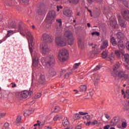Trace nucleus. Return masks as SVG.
Returning a JSON list of instances; mask_svg holds the SVG:
<instances>
[{
    "instance_id": "13",
    "label": "nucleus",
    "mask_w": 129,
    "mask_h": 129,
    "mask_svg": "<svg viewBox=\"0 0 129 129\" xmlns=\"http://www.w3.org/2000/svg\"><path fill=\"white\" fill-rule=\"evenodd\" d=\"M109 17L110 20L111 26L114 29H115V28H117V27H118V25H117V21H116V18H113L112 17H111V15Z\"/></svg>"
},
{
    "instance_id": "11",
    "label": "nucleus",
    "mask_w": 129,
    "mask_h": 129,
    "mask_svg": "<svg viewBox=\"0 0 129 129\" xmlns=\"http://www.w3.org/2000/svg\"><path fill=\"white\" fill-rule=\"evenodd\" d=\"M40 50L41 51V53L44 55H46V54H48L50 51V49L49 47H48V45L46 44L43 43L40 45Z\"/></svg>"
},
{
    "instance_id": "51",
    "label": "nucleus",
    "mask_w": 129,
    "mask_h": 129,
    "mask_svg": "<svg viewBox=\"0 0 129 129\" xmlns=\"http://www.w3.org/2000/svg\"><path fill=\"white\" fill-rule=\"evenodd\" d=\"M109 125H107L104 127V129H109Z\"/></svg>"
},
{
    "instance_id": "57",
    "label": "nucleus",
    "mask_w": 129,
    "mask_h": 129,
    "mask_svg": "<svg viewBox=\"0 0 129 129\" xmlns=\"http://www.w3.org/2000/svg\"><path fill=\"white\" fill-rule=\"evenodd\" d=\"M37 125H38V124H35L34 125L33 129H37V128L36 127V126H37Z\"/></svg>"
},
{
    "instance_id": "46",
    "label": "nucleus",
    "mask_w": 129,
    "mask_h": 129,
    "mask_svg": "<svg viewBox=\"0 0 129 129\" xmlns=\"http://www.w3.org/2000/svg\"><path fill=\"white\" fill-rule=\"evenodd\" d=\"M100 68H101V66H97L95 69H94V71H96V70H99V69H100Z\"/></svg>"
},
{
    "instance_id": "60",
    "label": "nucleus",
    "mask_w": 129,
    "mask_h": 129,
    "mask_svg": "<svg viewBox=\"0 0 129 129\" xmlns=\"http://www.w3.org/2000/svg\"><path fill=\"white\" fill-rule=\"evenodd\" d=\"M74 91L75 92H76V93H75L76 94H77V93L78 92V90H74Z\"/></svg>"
},
{
    "instance_id": "40",
    "label": "nucleus",
    "mask_w": 129,
    "mask_h": 129,
    "mask_svg": "<svg viewBox=\"0 0 129 129\" xmlns=\"http://www.w3.org/2000/svg\"><path fill=\"white\" fill-rule=\"evenodd\" d=\"M56 11L57 12H59V11H61V10H62V9H63V7L61 6H57L56 7Z\"/></svg>"
},
{
    "instance_id": "23",
    "label": "nucleus",
    "mask_w": 129,
    "mask_h": 129,
    "mask_svg": "<svg viewBox=\"0 0 129 129\" xmlns=\"http://www.w3.org/2000/svg\"><path fill=\"white\" fill-rule=\"evenodd\" d=\"M110 42L113 45V46H116L117 42H116V40H115V39H114V37H112L110 39Z\"/></svg>"
},
{
    "instance_id": "63",
    "label": "nucleus",
    "mask_w": 129,
    "mask_h": 129,
    "mask_svg": "<svg viewBox=\"0 0 129 129\" xmlns=\"http://www.w3.org/2000/svg\"><path fill=\"white\" fill-rule=\"evenodd\" d=\"M90 96H92V95H93V93H92V92H90Z\"/></svg>"
},
{
    "instance_id": "18",
    "label": "nucleus",
    "mask_w": 129,
    "mask_h": 129,
    "mask_svg": "<svg viewBox=\"0 0 129 129\" xmlns=\"http://www.w3.org/2000/svg\"><path fill=\"white\" fill-rule=\"evenodd\" d=\"M46 82V79H45V76L44 75H40L39 78L38 79V82L40 84H44Z\"/></svg>"
},
{
    "instance_id": "16",
    "label": "nucleus",
    "mask_w": 129,
    "mask_h": 129,
    "mask_svg": "<svg viewBox=\"0 0 129 129\" xmlns=\"http://www.w3.org/2000/svg\"><path fill=\"white\" fill-rule=\"evenodd\" d=\"M72 11L69 8H65L63 10V15L66 17H71L72 16Z\"/></svg>"
},
{
    "instance_id": "42",
    "label": "nucleus",
    "mask_w": 129,
    "mask_h": 129,
    "mask_svg": "<svg viewBox=\"0 0 129 129\" xmlns=\"http://www.w3.org/2000/svg\"><path fill=\"white\" fill-rule=\"evenodd\" d=\"M70 3H73V4H78L79 3V0H70Z\"/></svg>"
},
{
    "instance_id": "19",
    "label": "nucleus",
    "mask_w": 129,
    "mask_h": 129,
    "mask_svg": "<svg viewBox=\"0 0 129 129\" xmlns=\"http://www.w3.org/2000/svg\"><path fill=\"white\" fill-rule=\"evenodd\" d=\"M118 21L121 28H125V22L123 20H122L121 17L119 16L118 17Z\"/></svg>"
},
{
    "instance_id": "35",
    "label": "nucleus",
    "mask_w": 129,
    "mask_h": 129,
    "mask_svg": "<svg viewBox=\"0 0 129 129\" xmlns=\"http://www.w3.org/2000/svg\"><path fill=\"white\" fill-rule=\"evenodd\" d=\"M78 45L80 46H82V45H83V42H82V39L81 38L78 39Z\"/></svg>"
},
{
    "instance_id": "15",
    "label": "nucleus",
    "mask_w": 129,
    "mask_h": 129,
    "mask_svg": "<svg viewBox=\"0 0 129 129\" xmlns=\"http://www.w3.org/2000/svg\"><path fill=\"white\" fill-rule=\"evenodd\" d=\"M57 26H58L56 28V33H60L61 30L62 29V21L61 19L56 20Z\"/></svg>"
},
{
    "instance_id": "45",
    "label": "nucleus",
    "mask_w": 129,
    "mask_h": 129,
    "mask_svg": "<svg viewBox=\"0 0 129 129\" xmlns=\"http://www.w3.org/2000/svg\"><path fill=\"white\" fill-rule=\"evenodd\" d=\"M79 113L81 115H86V114H88V113L83 112H79Z\"/></svg>"
},
{
    "instance_id": "8",
    "label": "nucleus",
    "mask_w": 129,
    "mask_h": 129,
    "mask_svg": "<svg viewBox=\"0 0 129 129\" xmlns=\"http://www.w3.org/2000/svg\"><path fill=\"white\" fill-rule=\"evenodd\" d=\"M117 39H118V46L119 48L120 49V48H122V49H124L125 46L124 44H123V41L121 40L122 39V34L121 32H118L117 34Z\"/></svg>"
},
{
    "instance_id": "54",
    "label": "nucleus",
    "mask_w": 129,
    "mask_h": 129,
    "mask_svg": "<svg viewBox=\"0 0 129 129\" xmlns=\"http://www.w3.org/2000/svg\"><path fill=\"white\" fill-rule=\"evenodd\" d=\"M37 123L39 126L43 125V124H42V123H41V122L39 121L38 120L37 121Z\"/></svg>"
},
{
    "instance_id": "12",
    "label": "nucleus",
    "mask_w": 129,
    "mask_h": 129,
    "mask_svg": "<svg viewBox=\"0 0 129 129\" xmlns=\"http://www.w3.org/2000/svg\"><path fill=\"white\" fill-rule=\"evenodd\" d=\"M117 76L120 79H122V80H124V79H126L128 77L127 75L125 74L124 71L122 70L117 72Z\"/></svg>"
},
{
    "instance_id": "39",
    "label": "nucleus",
    "mask_w": 129,
    "mask_h": 129,
    "mask_svg": "<svg viewBox=\"0 0 129 129\" xmlns=\"http://www.w3.org/2000/svg\"><path fill=\"white\" fill-rule=\"evenodd\" d=\"M91 58H93L95 56V52L93 51H91L90 54H89Z\"/></svg>"
},
{
    "instance_id": "62",
    "label": "nucleus",
    "mask_w": 129,
    "mask_h": 129,
    "mask_svg": "<svg viewBox=\"0 0 129 129\" xmlns=\"http://www.w3.org/2000/svg\"><path fill=\"white\" fill-rule=\"evenodd\" d=\"M88 12H89V13H90V16H92V15H91V10H88Z\"/></svg>"
},
{
    "instance_id": "9",
    "label": "nucleus",
    "mask_w": 129,
    "mask_h": 129,
    "mask_svg": "<svg viewBox=\"0 0 129 129\" xmlns=\"http://www.w3.org/2000/svg\"><path fill=\"white\" fill-rule=\"evenodd\" d=\"M41 40L45 43H52V42H53V38L46 33H44L42 35Z\"/></svg>"
},
{
    "instance_id": "33",
    "label": "nucleus",
    "mask_w": 129,
    "mask_h": 129,
    "mask_svg": "<svg viewBox=\"0 0 129 129\" xmlns=\"http://www.w3.org/2000/svg\"><path fill=\"white\" fill-rule=\"evenodd\" d=\"M58 111H60V107H59V106L54 107V112H58Z\"/></svg>"
},
{
    "instance_id": "32",
    "label": "nucleus",
    "mask_w": 129,
    "mask_h": 129,
    "mask_svg": "<svg viewBox=\"0 0 129 129\" xmlns=\"http://www.w3.org/2000/svg\"><path fill=\"white\" fill-rule=\"evenodd\" d=\"M80 64H81V63H80V62L78 63H75L73 67H74L73 70H75V69H77V68H78V67H79V66H80Z\"/></svg>"
},
{
    "instance_id": "24",
    "label": "nucleus",
    "mask_w": 129,
    "mask_h": 129,
    "mask_svg": "<svg viewBox=\"0 0 129 129\" xmlns=\"http://www.w3.org/2000/svg\"><path fill=\"white\" fill-rule=\"evenodd\" d=\"M107 55H108V50H105L103 51L102 53V58H104L105 59L107 57Z\"/></svg>"
},
{
    "instance_id": "10",
    "label": "nucleus",
    "mask_w": 129,
    "mask_h": 129,
    "mask_svg": "<svg viewBox=\"0 0 129 129\" xmlns=\"http://www.w3.org/2000/svg\"><path fill=\"white\" fill-rule=\"evenodd\" d=\"M55 42L57 46H61V47H64V46L66 45V42L62 38V36L56 37Z\"/></svg>"
},
{
    "instance_id": "59",
    "label": "nucleus",
    "mask_w": 129,
    "mask_h": 129,
    "mask_svg": "<svg viewBox=\"0 0 129 129\" xmlns=\"http://www.w3.org/2000/svg\"><path fill=\"white\" fill-rule=\"evenodd\" d=\"M66 72V70H62L61 73H65Z\"/></svg>"
},
{
    "instance_id": "61",
    "label": "nucleus",
    "mask_w": 129,
    "mask_h": 129,
    "mask_svg": "<svg viewBox=\"0 0 129 129\" xmlns=\"http://www.w3.org/2000/svg\"><path fill=\"white\" fill-rule=\"evenodd\" d=\"M16 86H17V85H16V84H14L13 85H12L13 88H14V87H16Z\"/></svg>"
},
{
    "instance_id": "28",
    "label": "nucleus",
    "mask_w": 129,
    "mask_h": 129,
    "mask_svg": "<svg viewBox=\"0 0 129 129\" xmlns=\"http://www.w3.org/2000/svg\"><path fill=\"white\" fill-rule=\"evenodd\" d=\"M125 62H126L127 63H128L129 62V55L128 54H126L124 55V56Z\"/></svg>"
},
{
    "instance_id": "50",
    "label": "nucleus",
    "mask_w": 129,
    "mask_h": 129,
    "mask_svg": "<svg viewBox=\"0 0 129 129\" xmlns=\"http://www.w3.org/2000/svg\"><path fill=\"white\" fill-rule=\"evenodd\" d=\"M92 124V122L89 121L87 123H86V125H87V126H89V125H90V124Z\"/></svg>"
},
{
    "instance_id": "30",
    "label": "nucleus",
    "mask_w": 129,
    "mask_h": 129,
    "mask_svg": "<svg viewBox=\"0 0 129 129\" xmlns=\"http://www.w3.org/2000/svg\"><path fill=\"white\" fill-rule=\"evenodd\" d=\"M109 60L110 61H113L114 60H115V57H114V54H111L109 56Z\"/></svg>"
},
{
    "instance_id": "31",
    "label": "nucleus",
    "mask_w": 129,
    "mask_h": 129,
    "mask_svg": "<svg viewBox=\"0 0 129 129\" xmlns=\"http://www.w3.org/2000/svg\"><path fill=\"white\" fill-rule=\"evenodd\" d=\"M22 120V117L21 116H18L16 119L17 123H21Z\"/></svg>"
},
{
    "instance_id": "7",
    "label": "nucleus",
    "mask_w": 129,
    "mask_h": 129,
    "mask_svg": "<svg viewBox=\"0 0 129 129\" xmlns=\"http://www.w3.org/2000/svg\"><path fill=\"white\" fill-rule=\"evenodd\" d=\"M32 92L31 91H24L21 92L16 93V96L17 97H20L21 99L27 98L28 96H29V95L30 96L32 95Z\"/></svg>"
},
{
    "instance_id": "14",
    "label": "nucleus",
    "mask_w": 129,
    "mask_h": 129,
    "mask_svg": "<svg viewBox=\"0 0 129 129\" xmlns=\"http://www.w3.org/2000/svg\"><path fill=\"white\" fill-rule=\"evenodd\" d=\"M119 67H120V63L119 62H117L114 66V68H113V71L111 73L112 76H114V77H116V76H117V69H118Z\"/></svg>"
},
{
    "instance_id": "4",
    "label": "nucleus",
    "mask_w": 129,
    "mask_h": 129,
    "mask_svg": "<svg viewBox=\"0 0 129 129\" xmlns=\"http://www.w3.org/2000/svg\"><path fill=\"white\" fill-rule=\"evenodd\" d=\"M69 55L68 51L67 49H61L59 51L57 59L60 62H65V61H67Z\"/></svg>"
},
{
    "instance_id": "56",
    "label": "nucleus",
    "mask_w": 129,
    "mask_h": 129,
    "mask_svg": "<svg viewBox=\"0 0 129 129\" xmlns=\"http://www.w3.org/2000/svg\"><path fill=\"white\" fill-rule=\"evenodd\" d=\"M45 129H52V127L50 126H48L45 127Z\"/></svg>"
},
{
    "instance_id": "1",
    "label": "nucleus",
    "mask_w": 129,
    "mask_h": 129,
    "mask_svg": "<svg viewBox=\"0 0 129 129\" xmlns=\"http://www.w3.org/2000/svg\"><path fill=\"white\" fill-rule=\"evenodd\" d=\"M40 61L45 68L50 67L48 71L50 76H55L56 75L55 70L52 68L55 65V58L52 54H50L46 57H41Z\"/></svg>"
},
{
    "instance_id": "36",
    "label": "nucleus",
    "mask_w": 129,
    "mask_h": 129,
    "mask_svg": "<svg viewBox=\"0 0 129 129\" xmlns=\"http://www.w3.org/2000/svg\"><path fill=\"white\" fill-rule=\"evenodd\" d=\"M74 119H79V118H80V115L79 114L77 113L74 115Z\"/></svg>"
},
{
    "instance_id": "41",
    "label": "nucleus",
    "mask_w": 129,
    "mask_h": 129,
    "mask_svg": "<svg viewBox=\"0 0 129 129\" xmlns=\"http://www.w3.org/2000/svg\"><path fill=\"white\" fill-rule=\"evenodd\" d=\"M42 94L40 93L37 94L35 97V99H37V98H40L41 97Z\"/></svg>"
},
{
    "instance_id": "3",
    "label": "nucleus",
    "mask_w": 129,
    "mask_h": 129,
    "mask_svg": "<svg viewBox=\"0 0 129 129\" xmlns=\"http://www.w3.org/2000/svg\"><path fill=\"white\" fill-rule=\"evenodd\" d=\"M29 43V51L31 54V56L32 57V66L34 67V68H37V69H41V64L39 63V59H40V54L38 53L37 52H34V53H32L33 52V46L32 44H33V41L31 43L30 40H28Z\"/></svg>"
},
{
    "instance_id": "47",
    "label": "nucleus",
    "mask_w": 129,
    "mask_h": 129,
    "mask_svg": "<svg viewBox=\"0 0 129 129\" xmlns=\"http://www.w3.org/2000/svg\"><path fill=\"white\" fill-rule=\"evenodd\" d=\"M6 113H0V118H2L5 116Z\"/></svg>"
},
{
    "instance_id": "29",
    "label": "nucleus",
    "mask_w": 129,
    "mask_h": 129,
    "mask_svg": "<svg viewBox=\"0 0 129 129\" xmlns=\"http://www.w3.org/2000/svg\"><path fill=\"white\" fill-rule=\"evenodd\" d=\"M62 118V117L60 115H57L56 116H54L53 118V120L56 121V120H58L61 119Z\"/></svg>"
},
{
    "instance_id": "58",
    "label": "nucleus",
    "mask_w": 129,
    "mask_h": 129,
    "mask_svg": "<svg viewBox=\"0 0 129 129\" xmlns=\"http://www.w3.org/2000/svg\"><path fill=\"white\" fill-rule=\"evenodd\" d=\"M97 46V45L95 44L94 46H92V49H95L96 47Z\"/></svg>"
},
{
    "instance_id": "38",
    "label": "nucleus",
    "mask_w": 129,
    "mask_h": 129,
    "mask_svg": "<svg viewBox=\"0 0 129 129\" xmlns=\"http://www.w3.org/2000/svg\"><path fill=\"white\" fill-rule=\"evenodd\" d=\"M10 126V125L8 123H5L4 124V129H9V127Z\"/></svg>"
},
{
    "instance_id": "37",
    "label": "nucleus",
    "mask_w": 129,
    "mask_h": 129,
    "mask_svg": "<svg viewBox=\"0 0 129 129\" xmlns=\"http://www.w3.org/2000/svg\"><path fill=\"white\" fill-rule=\"evenodd\" d=\"M92 36H99V35H100V33L99 32H92L91 33Z\"/></svg>"
},
{
    "instance_id": "34",
    "label": "nucleus",
    "mask_w": 129,
    "mask_h": 129,
    "mask_svg": "<svg viewBox=\"0 0 129 129\" xmlns=\"http://www.w3.org/2000/svg\"><path fill=\"white\" fill-rule=\"evenodd\" d=\"M72 71H71L69 73L66 74L64 75L65 78H68V77H69V75H71V74H72Z\"/></svg>"
},
{
    "instance_id": "6",
    "label": "nucleus",
    "mask_w": 129,
    "mask_h": 129,
    "mask_svg": "<svg viewBox=\"0 0 129 129\" xmlns=\"http://www.w3.org/2000/svg\"><path fill=\"white\" fill-rule=\"evenodd\" d=\"M55 17H56V12L54 11H50L48 13L46 21L48 24H52L54 21V18Z\"/></svg>"
},
{
    "instance_id": "26",
    "label": "nucleus",
    "mask_w": 129,
    "mask_h": 129,
    "mask_svg": "<svg viewBox=\"0 0 129 129\" xmlns=\"http://www.w3.org/2000/svg\"><path fill=\"white\" fill-rule=\"evenodd\" d=\"M121 53H122V54L123 55V51H122L121 52H120L118 50H116L115 51V55L117 56V58H119V57H120Z\"/></svg>"
},
{
    "instance_id": "22",
    "label": "nucleus",
    "mask_w": 129,
    "mask_h": 129,
    "mask_svg": "<svg viewBox=\"0 0 129 129\" xmlns=\"http://www.w3.org/2000/svg\"><path fill=\"white\" fill-rule=\"evenodd\" d=\"M86 89H87V87L86 85H83L80 87V91L81 92H85V91H86Z\"/></svg>"
},
{
    "instance_id": "5",
    "label": "nucleus",
    "mask_w": 129,
    "mask_h": 129,
    "mask_svg": "<svg viewBox=\"0 0 129 129\" xmlns=\"http://www.w3.org/2000/svg\"><path fill=\"white\" fill-rule=\"evenodd\" d=\"M64 37L65 40H67L69 43V45H73L74 43V37H73V34L70 31H67L64 34Z\"/></svg>"
},
{
    "instance_id": "25",
    "label": "nucleus",
    "mask_w": 129,
    "mask_h": 129,
    "mask_svg": "<svg viewBox=\"0 0 129 129\" xmlns=\"http://www.w3.org/2000/svg\"><path fill=\"white\" fill-rule=\"evenodd\" d=\"M14 33H17V29L15 31L9 30L8 31V34L7 35V37H10L11 35H13Z\"/></svg>"
},
{
    "instance_id": "48",
    "label": "nucleus",
    "mask_w": 129,
    "mask_h": 129,
    "mask_svg": "<svg viewBox=\"0 0 129 129\" xmlns=\"http://www.w3.org/2000/svg\"><path fill=\"white\" fill-rule=\"evenodd\" d=\"M20 3H23L24 4H27L28 2V0H19Z\"/></svg>"
},
{
    "instance_id": "52",
    "label": "nucleus",
    "mask_w": 129,
    "mask_h": 129,
    "mask_svg": "<svg viewBox=\"0 0 129 129\" xmlns=\"http://www.w3.org/2000/svg\"><path fill=\"white\" fill-rule=\"evenodd\" d=\"M75 129H81V125H78L76 127Z\"/></svg>"
},
{
    "instance_id": "2",
    "label": "nucleus",
    "mask_w": 129,
    "mask_h": 129,
    "mask_svg": "<svg viewBox=\"0 0 129 129\" xmlns=\"http://www.w3.org/2000/svg\"><path fill=\"white\" fill-rule=\"evenodd\" d=\"M8 27L9 29H16V32H20L21 35L22 36H27L28 37V41H30V43L33 42V36L31 34L30 31L26 29L23 31V28L21 25L16 26V24L14 22L9 23Z\"/></svg>"
},
{
    "instance_id": "17",
    "label": "nucleus",
    "mask_w": 129,
    "mask_h": 129,
    "mask_svg": "<svg viewBox=\"0 0 129 129\" xmlns=\"http://www.w3.org/2000/svg\"><path fill=\"white\" fill-rule=\"evenodd\" d=\"M122 15L123 17L126 21H129V11L124 10L122 12Z\"/></svg>"
},
{
    "instance_id": "44",
    "label": "nucleus",
    "mask_w": 129,
    "mask_h": 129,
    "mask_svg": "<svg viewBox=\"0 0 129 129\" xmlns=\"http://www.w3.org/2000/svg\"><path fill=\"white\" fill-rule=\"evenodd\" d=\"M92 124H93V125H95V124H98V122L97 121V120H95L93 122H92Z\"/></svg>"
},
{
    "instance_id": "55",
    "label": "nucleus",
    "mask_w": 129,
    "mask_h": 129,
    "mask_svg": "<svg viewBox=\"0 0 129 129\" xmlns=\"http://www.w3.org/2000/svg\"><path fill=\"white\" fill-rule=\"evenodd\" d=\"M105 116L106 118H107V119H109V116L108 114H105Z\"/></svg>"
},
{
    "instance_id": "53",
    "label": "nucleus",
    "mask_w": 129,
    "mask_h": 129,
    "mask_svg": "<svg viewBox=\"0 0 129 129\" xmlns=\"http://www.w3.org/2000/svg\"><path fill=\"white\" fill-rule=\"evenodd\" d=\"M85 118H86V119L89 120L90 119V115H87L85 116Z\"/></svg>"
},
{
    "instance_id": "43",
    "label": "nucleus",
    "mask_w": 129,
    "mask_h": 129,
    "mask_svg": "<svg viewBox=\"0 0 129 129\" xmlns=\"http://www.w3.org/2000/svg\"><path fill=\"white\" fill-rule=\"evenodd\" d=\"M121 125L122 127H124V128H125V127H126V123L125 122H122Z\"/></svg>"
},
{
    "instance_id": "27",
    "label": "nucleus",
    "mask_w": 129,
    "mask_h": 129,
    "mask_svg": "<svg viewBox=\"0 0 129 129\" xmlns=\"http://www.w3.org/2000/svg\"><path fill=\"white\" fill-rule=\"evenodd\" d=\"M32 113V110H29L28 111H26L24 113V116H29Z\"/></svg>"
},
{
    "instance_id": "20",
    "label": "nucleus",
    "mask_w": 129,
    "mask_h": 129,
    "mask_svg": "<svg viewBox=\"0 0 129 129\" xmlns=\"http://www.w3.org/2000/svg\"><path fill=\"white\" fill-rule=\"evenodd\" d=\"M62 125H63L64 127H68V126H69V121H68L67 118H64L63 120Z\"/></svg>"
},
{
    "instance_id": "49",
    "label": "nucleus",
    "mask_w": 129,
    "mask_h": 129,
    "mask_svg": "<svg viewBox=\"0 0 129 129\" xmlns=\"http://www.w3.org/2000/svg\"><path fill=\"white\" fill-rule=\"evenodd\" d=\"M38 13L39 15H43V14H44V12H43L41 10H39L38 11Z\"/></svg>"
},
{
    "instance_id": "21",
    "label": "nucleus",
    "mask_w": 129,
    "mask_h": 129,
    "mask_svg": "<svg viewBox=\"0 0 129 129\" xmlns=\"http://www.w3.org/2000/svg\"><path fill=\"white\" fill-rule=\"evenodd\" d=\"M108 47V40H104L102 42V45L101 48L103 50V49H105V48H107Z\"/></svg>"
},
{
    "instance_id": "64",
    "label": "nucleus",
    "mask_w": 129,
    "mask_h": 129,
    "mask_svg": "<svg viewBox=\"0 0 129 129\" xmlns=\"http://www.w3.org/2000/svg\"><path fill=\"white\" fill-rule=\"evenodd\" d=\"M87 26L89 28H90V23H87Z\"/></svg>"
}]
</instances>
